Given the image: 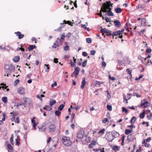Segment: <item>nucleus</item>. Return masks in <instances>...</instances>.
I'll return each mask as SVG.
<instances>
[{
	"label": "nucleus",
	"instance_id": "a211bd4d",
	"mask_svg": "<svg viewBox=\"0 0 152 152\" xmlns=\"http://www.w3.org/2000/svg\"><path fill=\"white\" fill-rule=\"evenodd\" d=\"M120 32V31H118L116 32H114L112 34V36L114 38V36H117L118 35H120L121 34Z\"/></svg>",
	"mask_w": 152,
	"mask_h": 152
},
{
	"label": "nucleus",
	"instance_id": "393cba45",
	"mask_svg": "<svg viewBox=\"0 0 152 152\" xmlns=\"http://www.w3.org/2000/svg\"><path fill=\"white\" fill-rule=\"evenodd\" d=\"M112 149L114 151H119V148L117 145H114Z\"/></svg>",
	"mask_w": 152,
	"mask_h": 152
},
{
	"label": "nucleus",
	"instance_id": "680f3d73",
	"mask_svg": "<svg viewBox=\"0 0 152 152\" xmlns=\"http://www.w3.org/2000/svg\"><path fill=\"white\" fill-rule=\"evenodd\" d=\"M100 32L102 34V35H104V28H102L100 30Z\"/></svg>",
	"mask_w": 152,
	"mask_h": 152
},
{
	"label": "nucleus",
	"instance_id": "4c0bfd02",
	"mask_svg": "<svg viewBox=\"0 0 152 152\" xmlns=\"http://www.w3.org/2000/svg\"><path fill=\"white\" fill-rule=\"evenodd\" d=\"M15 140L16 141L15 145H18L20 143V142L19 141L20 140V138H18V140L16 139Z\"/></svg>",
	"mask_w": 152,
	"mask_h": 152
},
{
	"label": "nucleus",
	"instance_id": "4468645a",
	"mask_svg": "<svg viewBox=\"0 0 152 152\" xmlns=\"http://www.w3.org/2000/svg\"><path fill=\"white\" fill-rule=\"evenodd\" d=\"M15 34H16L17 36L18 37V38L19 39H21L24 37L23 34H22L21 32L19 31L15 32Z\"/></svg>",
	"mask_w": 152,
	"mask_h": 152
},
{
	"label": "nucleus",
	"instance_id": "864d4df0",
	"mask_svg": "<svg viewBox=\"0 0 152 152\" xmlns=\"http://www.w3.org/2000/svg\"><path fill=\"white\" fill-rule=\"evenodd\" d=\"M96 51L95 50H91V51L90 53L91 55H94Z\"/></svg>",
	"mask_w": 152,
	"mask_h": 152
},
{
	"label": "nucleus",
	"instance_id": "412c9836",
	"mask_svg": "<svg viewBox=\"0 0 152 152\" xmlns=\"http://www.w3.org/2000/svg\"><path fill=\"white\" fill-rule=\"evenodd\" d=\"M122 10L120 8H117L115 9V12L117 13H119L121 12Z\"/></svg>",
	"mask_w": 152,
	"mask_h": 152
},
{
	"label": "nucleus",
	"instance_id": "7c9ffc66",
	"mask_svg": "<svg viewBox=\"0 0 152 152\" xmlns=\"http://www.w3.org/2000/svg\"><path fill=\"white\" fill-rule=\"evenodd\" d=\"M132 132V131L130 130H129L128 129H126L125 130V133L126 134H128Z\"/></svg>",
	"mask_w": 152,
	"mask_h": 152
},
{
	"label": "nucleus",
	"instance_id": "4be33fe9",
	"mask_svg": "<svg viewBox=\"0 0 152 152\" xmlns=\"http://www.w3.org/2000/svg\"><path fill=\"white\" fill-rule=\"evenodd\" d=\"M145 111H143L142 113H140V117L141 118H143L145 117Z\"/></svg>",
	"mask_w": 152,
	"mask_h": 152
},
{
	"label": "nucleus",
	"instance_id": "7ed1b4c3",
	"mask_svg": "<svg viewBox=\"0 0 152 152\" xmlns=\"http://www.w3.org/2000/svg\"><path fill=\"white\" fill-rule=\"evenodd\" d=\"M105 137L108 142L112 141L114 139L113 137L112 133L111 132H107L106 133Z\"/></svg>",
	"mask_w": 152,
	"mask_h": 152
},
{
	"label": "nucleus",
	"instance_id": "8fccbe9b",
	"mask_svg": "<svg viewBox=\"0 0 152 152\" xmlns=\"http://www.w3.org/2000/svg\"><path fill=\"white\" fill-rule=\"evenodd\" d=\"M87 63V60H85L84 61V62H83V65H82L83 67H85Z\"/></svg>",
	"mask_w": 152,
	"mask_h": 152
},
{
	"label": "nucleus",
	"instance_id": "20e7f679",
	"mask_svg": "<svg viewBox=\"0 0 152 152\" xmlns=\"http://www.w3.org/2000/svg\"><path fill=\"white\" fill-rule=\"evenodd\" d=\"M23 99L25 100V105H24V107L29 106L30 104H31L32 102V100L31 99L29 98H24Z\"/></svg>",
	"mask_w": 152,
	"mask_h": 152
},
{
	"label": "nucleus",
	"instance_id": "f03ea898",
	"mask_svg": "<svg viewBox=\"0 0 152 152\" xmlns=\"http://www.w3.org/2000/svg\"><path fill=\"white\" fill-rule=\"evenodd\" d=\"M113 4H111L110 1H107L105 2V13L107 10H112L113 9Z\"/></svg>",
	"mask_w": 152,
	"mask_h": 152
},
{
	"label": "nucleus",
	"instance_id": "2eb2a0df",
	"mask_svg": "<svg viewBox=\"0 0 152 152\" xmlns=\"http://www.w3.org/2000/svg\"><path fill=\"white\" fill-rule=\"evenodd\" d=\"M111 133L113 135V138H114L115 137H118L119 135L118 133L115 131Z\"/></svg>",
	"mask_w": 152,
	"mask_h": 152
},
{
	"label": "nucleus",
	"instance_id": "cd10ccee",
	"mask_svg": "<svg viewBox=\"0 0 152 152\" xmlns=\"http://www.w3.org/2000/svg\"><path fill=\"white\" fill-rule=\"evenodd\" d=\"M56 42H57V43H60L61 45H62L63 43V41L61 39L58 38Z\"/></svg>",
	"mask_w": 152,
	"mask_h": 152
},
{
	"label": "nucleus",
	"instance_id": "bb28decb",
	"mask_svg": "<svg viewBox=\"0 0 152 152\" xmlns=\"http://www.w3.org/2000/svg\"><path fill=\"white\" fill-rule=\"evenodd\" d=\"M136 119V118L135 117H133L131 119V120L130 121V122L132 124H133L134 123V122L135 121Z\"/></svg>",
	"mask_w": 152,
	"mask_h": 152
},
{
	"label": "nucleus",
	"instance_id": "338daca9",
	"mask_svg": "<svg viewBox=\"0 0 152 152\" xmlns=\"http://www.w3.org/2000/svg\"><path fill=\"white\" fill-rule=\"evenodd\" d=\"M82 55L86 57L87 56V53L86 52H83L82 53Z\"/></svg>",
	"mask_w": 152,
	"mask_h": 152
},
{
	"label": "nucleus",
	"instance_id": "a18cd8bd",
	"mask_svg": "<svg viewBox=\"0 0 152 152\" xmlns=\"http://www.w3.org/2000/svg\"><path fill=\"white\" fill-rule=\"evenodd\" d=\"M109 78L110 80H112L113 81H115V78L113 77H111L110 75L109 76Z\"/></svg>",
	"mask_w": 152,
	"mask_h": 152
},
{
	"label": "nucleus",
	"instance_id": "1a4fd4ad",
	"mask_svg": "<svg viewBox=\"0 0 152 152\" xmlns=\"http://www.w3.org/2000/svg\"><path fill=\"white\" fill-rule=\"evenodd\" d=\"M104 12V3L103 4L102 6L101 7V9L100 10V12L99 13H97V14L99 15L100 17H102V19L104 20V18L103 16L102 15V12Z\"/></svg>",
	"mask_w": 152,
	"mask_h": 152
},
{
	"label": "nucleus",
	"instance_id": "2f4dec72",
	"mask_svg": "<svg viewBox=\"0 0 152 152\" xmlns=\"http://www.w3.org/2000/svg\"><path fill=\"white\" fill-rule=\"evenodd\" d=\"M105 20H106L107 22H110L111 21V18L105 17Z\"/></svg>",
	"mask_w": 152,
	"mask_h": 152
},
{
	"label": "nucleus",
	"instance_id": "49530a36",
	"mask_svg": "<svg viewBox=\"0 0 152 152\" xmlns=\"http://www.w3.org/2000/svg\"><path fill=\"white\" fill-rule=\"evenodd\" d=\"M102 65L103 66H104V57L103 55H102Z\"/></svg>",
	"mask_w": 152,
	"mask_h": 152
},
{
	"label": "nucleus",
	"instance_id": "ea45409f",
	"mask_svg": "<svg viewBox=\"0 0 152 152\" xmlns=\"http://www.w3.org/2000/svg\"><path fill=\"white\" fill-rule=\"evenodd\" d=\"M10 141L11 143L12 144H13V135H12L11 136V137L10 139Z\"/></svg>",
	"mask_w": 152,
	"mask_h": 152
},
{
	"label": "nucleus",
	"instance_id": "9d476101",
	"mask_svg": "<svg viewBox=\"0 0 152 152\" xmlns=\"http://www.w3.org/2000/svg\"><path fill=\"white\" fill-rule=\"evenodd\" d=\"M112 10H107L106 11V13H105V15L112 16H114V14L111 11Z\"/></svg>",
	"mask_w": 152,
	"mask_h": 152
},
{
	"label": "nucleus",
	"instance_id": "6ab92c4d",
	"mask_svg": "<svg viewBox=\"0 0 152 152\" xmlns=\"http://www.w3.org/2000/svg\"><path fill=\"white\" fill-rule=\"evenodd\" d=\"M43 109L48 111H50L52 109L51 107L48 105H45Z\"/></svg>",
	"mask_w": 152,
	"mask_h": 152
},
{
	"label": "nucleus",
	"instance_id": "c03bdc74",
	"mask_svg": "<svg viewBox=\"0 0 152 152\" xmlns=\"http://www.w3.org/2000/svg\"><path fill=\"white\" fill-rule=\"evenodd\" d=\"M64 49L65 51L68 50H69V47L68 45H66L64 47Z\"/></svg>",
	"mask_w": 152,
	"mask_h": 152
},
{
	"label": "nucleus",
	"instance_id": "ddd939ff",
	"mask_svg": "<svg viewBox=\"0 0 152 152\" xmlns=\"http://www.w3.org/2000/svg\"><path fill=\"white\" fill-rule=\"evenodd\" d=\"M114 24L115 26L119 27L121 26V23L120 21L117 20H116L114 21Z\"/></svg>",
	"mask_w": 152,
	"mask_h": 152
},
{
	"label": "nucleus",
	"instance_id": "c9c22d12",
	"mask_svg": "<svg viewBox=\"0 0 152 152\" xmlns=\"http://www.w3.org/2000/svg\"><path fill=\"white\" fill-rule=\"evenodd\" d=\"M45 66L47 67L45 70V72H48L49 71V70L50 69V67H49V65L48 64V65L45 64Z\"/></svg>",
	"mask_w": 152,
	"mask_h": 152
},
{
	"label": "nucleus",
	"instance_id": "c85d7f7f",
	"mask_svg": "<svg viewBox=\"0 0 152 152\" xmlns=\"http://www.w3.org/2000/svg\"><path fill=\"white\" fill-rule=\"evenodd\" d=\"M138 58L140 59L142 61V63H143L144 64H146L145 61L146 60V59L147 58H146V57L144 59V60H143L144 58L143 57H141L140 58Z\"/></svg>",
	"mask_w": 152,
	"mask_h": 152
},
{
	"label": "nucleus",
	"instance_id": "4d7b16f0",
	"mask_svg": "<svg viewBox=\"0 0 152 152\" xmlns=\"http://www.w3.org/2000/svg\"><path fill=\"white\" fill-rule=\"evenodd\" d=\"M25 103H17V105H16V107H18L19 106H21V105H24H24H25Z\"/></svg>",
	"mask_w": 152,
	"mask_h": 152
},
{
	"label": "nucleus",
	"instance_id": "a878e982",
	"mask_svg": "<svg viewBox=\"0 0 152 152\" xmlns=\"http://www.w3.org/2000/svg\"><path fill=\"white\" fill-rule=\"evenodd\" d=\"M64 105L63 104H61L58 107V110L59 111L62 110L64 107Z\"/></svg>",
	"mask_w": 152,
	"mask_h": 152
},
{
	"label": "nucleus",
	"instance_id": "f8f14e48",
	"mask_svg": "<svg viewBox=\"0 0 152 152\" xmlns=\"http://www.w3.org/2000/svg\"><path fill=\"white\" fill-rule=\"evenodd\" d=\"M86 79L85 77H83V79L82 81L81 82V88L82 89H83L84 88L86 84Z\"/></svg>",
	"mask_w": 152,
	"mask_h": 152
},
{
	"label": "nucleus",
	"instance_id": "6e6d98bb",
	"mask_svg": "<svg viewBox=\"0 0 152 152\" xmlns=\"http://www.w3.org/2000/svg\"><path fill=\"white\" fill-rule=\"evenodd\" d=\"M57 85V83L56 81H55L53 84L51 85V87L53 88L54 86H56Z\"/></svg>",
	"mask_w": 152,
	"mask_h": 152
},
{
	"label": "nucleus",
	"instance_id": "774afa93",
	"mask_svg": "<svg viewBox=\"0 0 152 152\" xmlns=\"http://www.w3.org/2000/svg\"><path fill=\"white\" fill-rule=\"evenodd\" d=\"M19 81H20V80H18V79L14 81V83L15 85H16L19 83Z\"/></svg>",
	"mask_w": 152,
	"mask_h": 152
},
{
	"label": "nucleus",
	"instance_id": "37998d69",
	"mask_svg": "<svg viewBox=\"0 0 152 152\" xmlns=\"http://www.w3.org/2000/svg\"><path fill=\"white\" fill-rule=\"evenodd\" d=\"M105 92H106L107 93V97L108 99H110V98L111 97V96L109 94V93L107 91H105Z\"/></svg>",
	"mask_w": 152,
	"mask_h": 152
},
{
	"label": "nucleus",
	"instance_id": "e2e57ef3",
	"mask_svg": "<svg viewBox=\"0 0 152 152\" xmlns=\"http://www.w3.org/2000/svg\"><path fill=\"white\" fill-rule=\"evenodd\" d=\"M132 136L131 134H129L128 135L127 138V140L129 141H130L131 140L130 138V137Z\"/></svg>",
	"mask_w": 152,
	"mask_h": 152
},
{
	"label": "nucleus",
	"instance_id": "aec40b11",
	"mask_svg": "<svg viewBox=\"0 0 152 152\" xmlns=\"http://www.w3.org/2000/svg\"><path fill=\"white\" fill-rule=\"evenodd\" d=\"M36 48V46L35 45H30L28 48L29 51H31L34 48Z\"/></svg>",
	"mask_w": 152,
	"mask_h": 152
},
{
	"label": "nucleus",
	"instance_id": "473e14b6",
	"mask_svg": "<svg viewBox=\"0 0 152 152\" xmlns=\"http://www.w3.org/2000/svg\"><path fill=\"white\" fill-rule=\"evenodd\" d=\"M58 45V43H57V42H56L54 43L53 45L52 46V47L54 48H56Z\"/></svg>",
	"mask_w": 152,
	"mask_h": 152
},
{
	"label": "nucleus",
	"instance_id": "052dcab7",
	"mask_svg": "<svg viewBox=\"0 0 152 152\" xmlns=\"http://www.w3.org/2000/svg\"><path fill=\"white\" fill-rule=\"evenodd\" d=\"M142 23H141V24H142V23H145L146 22V19L145 18H143L141 20Z\"/></svg>",
	"mask_w": 152,
	"mask_h": 152
},
{
	"label": "nucleus",
	"instance_id": "e433bc0d",
	"mask_svg": "<svg viewBox=\"0 0 152 152\" xmlns=\"http://www.w3.org/2000/svg\"><path fill=\"white\" fill-rule=\"evenodd\" d=\"M104 148H103L102 150L101 149H94L93 150L95 152H97L100 150L101 151V152H104Z\"/></svg>",
	"mask_w": 152,
	"mask_h": 152
},
{
	"label": "nucleus",
	"instance_id": "09e8293b",
	"mask_svg": "<svg viewBox=\"0 0 152 152\" xmlns=\"http://www.w3.org/2000/svg\"><path fill=\"white\" fill-rule=\"evenodd\" d=\"M63 22L65 24H68L69 25H70V24L71 23V22L70 21H66V20H64L63 21Z\"/></svg>",
	"mask_w": 152,
	"mask_h": 152
},
{
	"label": "nucleus",
	"instance_id": "69168bd1",
	"mask_svg": "<svg viewBox=\"0 0 152 152\" xmlns=\"http://www.w3.org/2000/svg\"><path fill=\"white\" fill-rule=\"evenodd\" d=\"M111 31H110L109 30L105 28V33H111Z\"/></svg>",
	"mask_w": 152,
	"mask_h": 152
},
{
	"label": "nucleus",
	"instance_id": "72a5a7b5",
	"mask_svg": "<svg viewBox=\"0 0 152 152\" xmlns=\"http://www.w3.org/2000/svg\"><path fill=\"white\" fill-rule=\"evenodd\" d=\"M86 41L87 43H90L92 42V39L91 38H87L86 39Z\"/></svg>",
	"mask_w": 152,
	"mask_h": 152
},
{
	"label": "nucleus",
	"instance_id": "603ef678",
	"mask_svg": "<svg viewBox=\"0 0 152 152\" xmlns=\"http://www.w3.org/2000/svg\"><path fill=\"white\" fill-rule=\"evenodd\" d=\"M64 33L63 34H62L61 35V39H62V40H64V38L65 37H66L67 36V35H66V36H65L64 35Z\"/></svg>",
	"mask_w": 152,
	"mask_h": 152
},
{
	"label": "nucleus",
	"instance_id": "dca6fc26",
	"mask_svg": "<svg viewBox=\"0 0 152 152\" xmlns=\"http://www.w3.org/2000/svg\"><path fill=\"white\" fill-rule=\"evenodd\" d=\"M56 102L55 100L51 99L50 101L49 104L50 106L52 107V106L55 104Z\"/></svg>",
	"mask_w": 152,
	"mask_h": 152
},
{
	"label": "nucleus",
	"instance_id": "f3484780",
	"mask_svg": "<svg viewBox=\"0 0 152 152\" xmlns=\"http://www.w3.org/2000/svg\"><path fill=\"white\" fill-rule=\"evenodd\" d=\"M19 60L20 57L19 56H15L13 59V61L15 62H17L19 61Z\"/></svg>",
	"mask_w": 152,
	"mask_h": 152
},
{
	"label": "nucleus",
	"instance_id": "0eeeda50",
	"mask_svg": "<svg viewBox=\"0 0 152 152\" xmlns=\"http://www.w3.org/2000/svg\"><path fill=\"white\" fill-rule=\"evenodd\" d=\"M151 105L150 103L148 101L143 102L141 101V106H143L144 108H146Z\"/></svg>",
	"mask_w": 152,
	"mask_h": 152
},
{
	"label": "nucleus",
	"instance_id": "423d86ee",
	"mask_svg": "<svg viewBox=\"0 0 152 152\" xmlns=\"http://www.w3.org/2000/svg\"><path fill=\"white\" fill-rule=\"evenodd\" d=\"M56 127L54 124H50L48 127L49 132L50 133L53 132L55 130Z\"/></svg>",
	"mask_w": 152,
	"mask_h": 152
},
{
	"label": "nucleus",
	"instance_id": "5fc2aeb1",
	"mask_svg": "<svg viewBox=\"0 0 152 152\" xmlns=\"http://www.w3.org/2000/svg\"><path fill=\"white\" fill-rule=\"evenodd\" d=\"M126 71L130 75H132V72L129 69H127L126 70Z\"/></svg>",
	"mask_w": 152,
	"mask_h": 152
},
{
	"label": "nucleus",
	"instance_id": "bf43d9fd",
	"mask_svg": "<svg viewBox=\"0 0 152 152\" xmlns=\"http://www.w3.org/2000/svg\"><path fill=\"white\" fill-rule=\"evenodd\" d=\"M104 128H103L99 132H98V133L99 134H100V133H101V134H104Z\"/></svg>",
	"mask_w": 152,
	"mask_h": 152
},
{
	"label": "nucleus",
	"instance_id": "5701e85b",
	"mask_svg": "<svg viewBox=\"0 0 152 152\" xmlns=\"http://www.w3.org/2000/svg\"><path fill=\"white\" fill-rule=\"evenodd\" d=\"M7 146L8 148L10 151V152L9 151V152H12L13 151V148L11 145L9 144L7 145Z\"/></svg>",
	"mask_w": 152,
	"mask_h": 152
},
{
	"label": "nucleus",
	"instance_id": "3c124183",
	"mask_svg": "<svg viewBox=\"0 0 152 152\" xmlns=\"http://www.w3.org/2000/svg\"><path fill=\"white\" fill-rule=\"evenodd\" d=\"M12 113H13V115L12 116L13 119H14L15 118V116L17 115V113L16 112H15V113L13 112V113H11L10 114H12Z\"/></svg>",
	"mask_w": 152,
	"mask_h": 152
},
{
	"label": "nucleus",
	"instance_id": "6e6552de",
	"mask_svg": "<svg viewBox=\"0 0 152 152\" xmlns=\"http://www.w3.org/2000/svg\"><path fill=\"white\" fill-rule=\"evenodd\" d=\"M80 68L78 67H76L74 71L72 74V77H73V75H75V77L76 78L77 77V75L79 74V71H80Z\"/></svg>",
	"mask_w": 152,
	"mask_h": 152
},
{
	"label": "nucleus",
	"instance_id": "58836bf2",
	"mask_svg": "<svg viewBox=\"0 0 152 152\" xmlns=\"http://www.w3.org/2000/svg\"><path fill=\"white\" fill-rule=\"evenodd\" d=\"M129 96H128V95H127V97L128 98V99H126L125 96H124V100H125L126 101V103H128L127 100H129V99H130L131 98V97H130Z\"/></svg>",
	"mask_w": 152,
	"mask_h": 152
},
{
	"label": "nucleus",
	"instance_id": "c756f323",
	"mask_svg": "<svg viewBox=\"0 0 152 152\" xmlns=\"http://www.w3.org/2000/svg\"><path fill=\"white\" fill-rule=\"evenodd\" d=\"M83 135L81 133H79L77 134V137L80 139H81L83 138Z\"/></svg>",
	"mask_w": 152,
	"mask_h": 152
},
{
	"label": "nucleus",
	"instance_id": "de8ad7c7",
	"mask_svg": "<svg viewBox=\"0 0 152 152\" xmlns=\"http://www.w3.org/2000/svg\"><path fill=\"white\" fill-rule=\"evenodd\" d=\"M61 25H63V26H60L59 28H58V31H60L61 30V28H62L64 26V23H61Z\"/></svg>",
	"mask_w": 152,
	"mask_h": 152
},
{
	"label": "nucleus",
	"instance_id": "0e129e2a",
	"mask_svg": "<svg viewBox=\"0 0 152 152\" xmlns=\"http://www.w3.org/2000/svg\"><path fill=\"white\" fill-rule=\"evenodd\" d=\"M70 64L72 66H75V62H72V60H70Z\"/></svg>",
	"mask_w": 152,
	"mask_h": 152
},
{
	"label": "nucleus",
	"instance_id": "a19ab883",
	"mask_svg": "<svg viewBox=\"0 0 152 152\" xmlns=\"http://www.w3.org/2000/svg\"><path fill=\"white\" fill-rule=\"evenodd\" d=\"M107 108L109 110L111 111L112 110V106L110 105H107Z\"/></svg>",
	"mask_w": 152,
	"mask_h": 152
},
{
	"label": "nucleus",
	"instance_id": "f704fd0d",
	"mask_svg": "<svg viewBox=\"0 0 152 152\" xmlns=\"http://www.w3.org/2000/svg\"><path fill=\"white\" fill-rule=\"evenodd\" d=\"M55 115L58 116L60 115L61 114V112L59 111V110H56L55 112Z\"/></svg>",
	"mask_w": 152,
	"mask_h": 152
},
{
	"label": "nucleus",
	"instance_id": "79ce46f5",
	"mask_svg": "<svg viewBox=\"0 0 152 152\" xmlns=\"http://www.w3.org/2000/svg\"><path fill=\"white\" fill-rule=\"evenodd\" d=\"M122 110L123 112H125L126 113H128V110L124 107H122Z\"/></svg>",
	"mask_w": 152,
	"mask_h": 152
},
{
	"label": "nucleus",
	"instance_id": "b1692460",
	"mask_svg": "<svg viewBox=\"0 0 152 152\" xmlns=\"http://www.w3.org/2000/svg\"><path fill=\"white\" fill-rule=\"evenodd\" d=\"M2 101L4 103H6L7 102V97H3L2 98Z\"/></svg>",
	"mask_w": 152,
	"mask_h": 152
},
{
	"label": "nucleus",
	"instance_id": "f257e3e1",
	"mask_svg": "<svg viewBox=\"0 0 152 152\" xmlns=\"http://www.w3.org/2000/svg\"><path fill=\"white\" fill-rule=\"evenodd\" d=\"M61 141L63 144L67 146H69L72 144V142L69 137L63 136L61 138Z\"/></svg>",
	"mask_w": 152,
	"mask_h": 152
},
{
	"label": "nucleus",
	"instance_id": "9b49d317",
	"mask_svg": "<svg viewBox=\"0 0 152 152\" xmlns=\"http://www.w3.org/2000/svg\"><path fill=\"white\" fill-rule=\"evenodd\" d=\"M18 93L20 94L24 95L25 94L24 88L23 87H20L18 91Z\"/></svg>",
	"mask_w": 152,
	"mask_h": 152
},
{
	"label": "nucleus",
	"instance_id": "39448f33",
	"mask_svg": "<svg viewBox=\"0 0 152 152\" xmlns=\"http://www.w3.org/2000/svg\"><path fill=\"white\" fill-rule=\"evenodd\" d=\"M5 69H7L9 71L13 70L14 71L15 70V67L12 64H10V65H6L5 66Z\"/></svg>",
	"mask_w": 152,
	"mask_h": 152
},
{
	"label": "nucleus",
	"instance_id": "13d9d810",
	"mask_svg": "<svg viewBox=\"0 0 152 152\" xmlns=\"http://www.w3.org/2000/svg\"><path fill=\"white\" fill-rule=\"evenodd\" d=\"M20 121H19V118L18 117H17L16 118V120L15 121V122L19 123Z\"/></svg>",
	"mask_w": 152,
	"mask_h": 152
}]
</instances>
